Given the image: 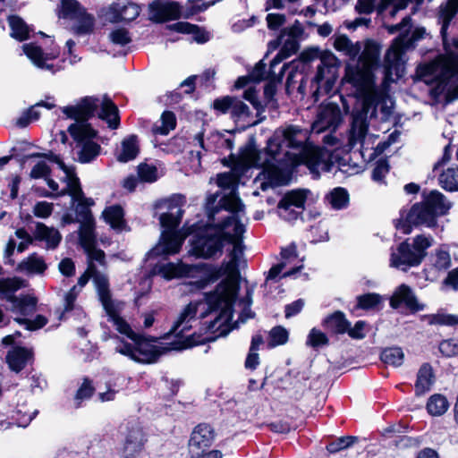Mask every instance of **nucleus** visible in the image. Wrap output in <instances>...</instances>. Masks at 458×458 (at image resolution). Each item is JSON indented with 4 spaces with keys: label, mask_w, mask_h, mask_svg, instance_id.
<instances>
[{
    "label": "nucleus",
    "mask_w": 458,
    "mask_h": 458,
    "mask_svg": "<svg viewBox=\"0 0 458 458\" xmlns=\"http://www.w3.org/2000/svg\"><path fill=\"white\" fill-rule=\"evenodd\" d=\"M226 207L236 208V216H229L233 224L232 234L225 235V242L233 245L229 253V261L224 266V273L226 278L222 281L212 293L206 294L205 299L200 301L190 302L180 313L169 334L174 335L178 340L172 344L171 349L182 351L187 348L202 344L208 337L202 338L195 335H184V333L191 327V322L199 313L201 318L211 315L213 318L209 321L208 329L213 333L225 335L228 332V325L233 318V305L239 289L238 276L239 267L243 257L242 235L245 232L247 221L243 206L237 198L230 197L226 199Z\"/></svg>",
    "instance_id": "1"
},
{
    "label": "nucleus",
    "mask_w": 458,
    "mask_h": 458,
    "mask_svg": "<svg viewBox=\"0 0 458 458\" xmlns=\"http://www.w3.org/2000/svg\"><path fill=\"white\" fill-rule=\"evenodd\" d=\"M307 130L296 125L277 129L267 141L264 151L248 145L239 155V165L243 168L262 167L254 180L257 189L287 184L293 168L304 164L310 171L318 176L321 172H329L332 162L328 151L314 146L309 140Z\"/></svg>",
    "instance_id": "2"
},
{
    "label": "nucleus",
    "mask_w": 458,
    "mask_h": 458,
    "mask_svg": "<svg viewBox=\"0 0 458 458\" xmlns=\"http://www.w3.org/2000/svg\"><path fill=\"white\" fill-rule=\"evenodd\" d=\"M334 47L352 60L358 58L359 64L347 67L346 79L357 90V104L352 113V121L348 134L351 148L360 146L361 150L376 149L382 151L385 147L375 144L377 136L368 132V115H374L378 101V92L375 87L372 70L377 66L380 47L373 40L352 42L346 35L335 38Z\"/></svg>",
    "instance_id": "3"
},
{
    "label": "nucleus",
    "mask_w": 458,
    "mask_h": 458,
    "mask_svg": "<svg viewBox=\"0 0 458 458\" xmlns=\"http://www.w3.org/2000/svg\"><path fill=\"white\" fill-rule=\"evenodd\" d=\"M84 251L87 254V268L93 274V283L98 299L109 317V320L113 322L118 332L132 340V343L119 341L115 346V351L136 362L153 363L157 361L160 352L154 344L137 335L129 324L120 317L118 304H115L111 297L108 277L97 268L96 262L102 267H106L105 252L97 249L96 245L84 249Z\"/></svg>",
    "instance_id": "4"
},
{
    "label": "nucleus",
    "mask_w": 458,
    "mask_h": 458,
    "mask_svg": "<svg viewBox=\"0 0 458 458\" xmlns=\"http://www.w3.org/2000/svg\"><path fill=\"white\" fill-rule=\"evenodd\" d=\"M457 12L458 0H447L439 6L440 32L446 55L420 65L417 70L418 76L424 82L432 84L430 95L436 99L443 97L446 102L458 98V40H454L452 47H447L445 41L447 28Z\"/></svg>",
    "instance_id": "5"
},
{
    "label": "nucleus",
    "mask_w": 458,
    "mask_h": 458,
    "mask_svg": "<svg viewBox=\"0 0 458 458\" xmlns=\"http://www.w3.org/2000/svg\"><path fill=\"white\" fill-rule=\"evenodd\" d=\"M184 203L185 198L182 195H173L157 203V208L163 210L159 222L164 230L157 243L148 252V259L178 253L186 237L195 232L193 226L186 225L176 230L183 215Z\"/></svg>",
    "instance_id": "6"
},
{
    "label": "nucleus",
    "mask_w": 458,
    "mask_h": 458,
    "mask_svg": "<svg viewBox=\"0 0 458 458\" xmlns=\"http://www.w3.org/2000/svg\"><path fill=\"white\" fill-rule=\"evenodd\" d=\"M411 18L404 17L399 24L387 27L388 32L394 34L400 31V35L394 40L385 56V65L388 73L394 72L397 76L403 72L404 55L415 47V43L423 38L425 30L417 28L411 30Z\"/></svg>",
    "instance_id": "7"
},
{
    "label": "nucleus",
    "mask_w": 458,
    "mask_h": 458,
    "mask_svg": "<svg viewBox=\"0 0 458 458\" xmlns=\"http://www.w3.org/2000/svg\"><path fill=\"white\" fill-rule=\"evenodd\" d=\"M233 224L227 216L221 225H208L198 232L191 242L189 254L197 258L209 259L221 254L225 235H231Z\"/></svg>",
    "instance_id": "8"
},
{
    "label": "nucleus",
    "mask_w": 458,
    "mask_h": 458,
    "mask_svg": "<svg viewBox=\"0 0 458 458\" xmlns=\"http://www.w3.org/2000/svg\"><path fill=\"white\" fill-rule=\"evenodd\" d=\"M99 106H101V110L98 114V117L106 121L110 128H118L120 124L118 108L111 99L106 97L101 101L98 98L87 97L79 101L76 105L63 107L62 111L68 118L79 122L89 119Z\"/></svg>",
    "instance_id": "9"
},
{
    "label": "nucleus",
    "mask_w": 458,
    "mask_h": 458,
    "mask_svg": "<svg viewBox=\"0 0 458 458\" xmlns=\"http://www.w3.org/2000/svg\"><path fill=\"white\" fill-rule=\"evenodd\" d=\"M49 159L56 163L65 174L64 182H66V188L57 195L68 194L72 197V203H76V221L80 224L94 221L89 209V207L94 204V201L84 196L74 168L66 165L56 155H51Z\"/></svg>",
    "instance_id": "10"
},
{
    "label": "nucleus",
    "mask_w": 458,
    "mask_h": 458,
    "mask_svg": "<svg viewBox=\"0 0 458 458\" xmlns=\"http://www.w3.org/2000/svg\"><path fill=\"white\" fill-rule=\"evenodd\" d=\"M433 242L430 235L420 234L413 238L411 243L408 241L402 242L391 253L390 267L405 272L412 267L420 266Z\"/></svg>",
    "instance_id": "11"
},
{
    "label": "nucleus",
    "mask_w": 458,
    "mask_h": 458,
    "mask_svg": "<svg viewBox=\"0 0 458 458\" xmlns=\"http://www.w3.org/2000/svg\"><path fill=\"white\" fill-rule=\"evenodd\" d=\"M216 1L203 2L202 0L189 1L185 7L177 2L167 0H154L148 5L149 20L155 22H165L181 17L189 18L199 12L206 10Z\"/></svg>",
    "instance_id": "12"
},
{
    "label": "nucleus",
    "mask_w": 458,
    "mask_h": 458,
    "mask_svg": "<svg viewBox=\"0 0 458 458\" xmlns=\"http://www.w3.org/2000/svg\"><path fill=\"white\" fill-rule=\"evenodd\" d=\"M157 274L165 280L174 278H190L189 283L195 290L205 288L209 282L216 279L213 277L210 269L206 264L187 265L182 261L162 265L157 269Z\"/></svg>",
    "instance_id": "13"
},
{
    "label": "nucleus",
    "mask_w": 458,
    "mask_h": 458,
    "mask_svg": "<svg viewBox=\"0 0 458 458\" xmlns=\"http://www.w3.org/2000/svg\"><path fill=\"white\" fill-rule=\"evenodd\" d=\"M306 59L318 57L320 64L317 67V73L314 77V83L317 86L314 91V97L319 94H328L336 81L337 67L339 61L337 57L330 51L319 52L318 49H311L303 53Z\"/></svg>",
    "instance_id": "14"
},
{
    "label": "nucleus",
    "mask_w": 458,
    "mask_h": 458,
    "mask_svg": "<svg viewBox=\"0 0 458 458\" xmlns=\"http://www.w3.org/2000/svg\"><path fill=\"white\" fill-rule=\"evenodd\" d=\"M68 131L81 147L78 153V160L81 163H89L99 155L100 146L93 141L97 131L89 123H72L69 126Z\"/></svg>",
    "instance_id": "15"
},
{
    "label": "nucleus",
    "mask_w": 458,
    "mask_h": 458,
    "mask_svg": "<svg viewBox=\"0 0 458 458\" xmlns=\"http://www.w3.org/2000/svg\"><path fill=\"white\" fill-rule=\"evenodd\" d=\"M413 225L428 228L437 225V219L423 199L413 204L408 212L402 213L395 224V227L404 234H409Z\"/></svg>",
    "instance_id": "16"
},
{
    "label": "nucleus",
    "mask_w": 458,
    "mask_h": 458,
    "mask_svg": "<svg viewBox=\"0 0 458 458\" xmlns=\"http://www.w3.org/2000/svg\"><path fill=\"white\" fill-rule=\"evenodd\" d=\"M344 114L338 105L323 104L319 106L315 121L311 125L312 131L320 133L324 131H335L343 123Z\"/></svg>",
    "instance_id": "17"
},
{
    "label": "nucleus",
    "mask_w": 458,
    "mask_h": 458,
    "mask_svg": "<svg viewBox=\"0 0 458 458\" xmlns=\"http://www.w3.org/2000/svg\"><path fill=\"white\" fill-rule=\"evenodd\" d=\"M310 191L298 189L287 192L278 203L280 216L286 220H293L298 217L299 212L293 208H303Z\"/></svg>",
    "instance_id": "18"
},
{
    "label": "nucleus",
    "mask_w": 458,
    "mask_h": 458,
    "mask_svg": "<svg viewBox=\"0 0 458 458\" xmlns=\"http://www.w3.org/2000/svg\"><path fill=\"white\" fill-rule=\"evenodd\" d=\"M302 30L300 26H292L291 28L282 31L278 38L279 43L282 44L280 52L271 61V67H276L284 59L294 54L299 48L298 38L301 35Z\"/></svg>",
    "instance_id": "19"
},
{
    "label": "nucleus",
    "mask_w": 458,
    "mask_h": 458,
    "mask_svg": "<svg viewBox=\"0 0 458 458\" xmlns=\"http://www.w3.org/2000/svg\"><path fill=\"white\" fill-rule=\"evenodd\" d=\"M215 439L213 428L207 424L198 425L191 433L189 448L191 456H199L201 450L208 449Z\"/></svg>",
    "instance_id": "20"
},
{
    "label": "nucleus",
    "mask_w": 458,
    "mask_h": 458,
    "mask_svg": "<svg viewBox=\"0 0 458 458\" xmlns=\"http://www.w3.org/2000/svg\"><path fill=\"white\" fill-rule=\"evenodd\" d=\"M452 264L451 256L447 248L444 245L435 249L428 257V267L425 268L427 279L433 280L437 273L447 270Z\"/></svg>",
    "instance_id": "21"
},
{
    "label": "nucleus",
    "mask_w": 458,
    "mask_h": 458,
    "mask_svg": "<svg viewBox=\"0 0 458 458\" xmlns=\"http://www.w3.org/2000/svg\"><path fill=\"white\" fill-rule=\"evenodd\" d=\"M402 304L411 312L424 310V304L419 302L411 288L404 284L399 285L390 298V306L393 309H397Z\"/></svg>",
    "instance_id": "22"
},
{
    "label": "nucleus",
    "mask_w": 458,
    "mask_h": 458,
    "mask_svg": "<svg viewBox=\"0 0 458 458\" xmlns=\"http://www.w3.org/2000/svg\"><path fill=\"white\" fill-rule=\"evenodd\" d=\"M22 50L26 56L31 61V63L38 68L50 71L55 73L56 69L53 64L48 62L56 58L57 54H45L42 49L35 44H24Z\"/></svg>",
    "instance_id": "23"
},
{
    "label": "nucleus",
    "mask_w": 458,
    "mask_h": 458,
    "mask_svg": "<svg viewBox=\"0 0 458 458\" xmlns=\"http://www.w3.org/2000/svg\"><path fill=\"white\" fill-rule=\"evenodd\" d=\"M144 435L138 426L128 429L125 436L122 454L124 458H136L143 449Z\"/></svg>",
    "instance_id": "24"
},
{
    "label": "nucleus",
    "mask_w": 458,
    "mask_h": 458,
    "mask_svg": "<svg viewBox=\"0 0 458 458\" xmlns=\"http://www.w3.org/2000/svg\"><path fill=\"white\" fill-rule=\"evenodd\" d=\"M422 199L437 219L438 216L447 215L453 207V203L443 193L437 190L428 192L424 191Z\"/></svg>",
    "instance_id": "25"
},
{
    "label": "nucleus",
    "mask_w": 458,
    "mask_h": 458,
    "mask_svg": "<svg viewBox=\"0 0 458 458\" xmlns=\"http://www.w3.org/2000/svg\"><path fill=\"white\" fill-rule=\"evenodd\" d=\"M238 181H239V176L237 174H235L234 172L224 173V174H220L217 175V185L221 188L231 190V191L229 192L228 195H225L221 199V206L225 209L230 211V213H231L230 216H236V212H237L236 208L226 207L225 202H227L226 201L227 199L233 196V197L237 198L239 202L244 207V205L241 201L240 198L235 193V189H236Z\"/></svg>",
    "instance_id": "26"
},
{
    "label": "nucleus",
    "mask_w": 458,
    "mask_h": 458,
    "mask_svg": "<svg viewBox=\"0 0 458 458\" xmlns=\"http://www.w3.org/2000/svg\"><path fill=\"white\" fill-rule=\"evenodd\" d=\"M435 383V374L429 363H423L418 370L415 382L416 395H422L428 392Z\"/></svg>",
    "instance_id": "27"
},
{
    "label": "nucleus",
    "mask_w": 458,
    "mask_h": 458,
    "mask_svg": "<svg viewBox=\"0 0 458 458\" xmlns=\"http://www.w3.org/2000/svg\"><path fill=\"white\" fill-rule=\"evenodd\" d=\"M47 265L45 259L36 253H33L22 259L16 267V271L29 276L42 275L47 270Z\"/></svg>",
    "instance_id": "28"
},
{
    "label": "nucleus",
    "mask_w": 458,
    "mask_h": 458,
    "mask_svg": "<svg viewBox=\"0 0 458 458\" xmlns=\"http://www.w3.org/2000/svg\"><path fill=\"white\" fill-rule=\"evenodd\" d=\"M32 358V352L23 347H16L10 351L6 356L9 368L15 372H20Z\"/></svg>",
    "instance_id": "29"
},
{
    "label": "nucleus",
    "mask_w": 458,
    "mask_h": 458,
    "mask_svg": "<svg viewBox=\"0 0 458 458\" xmlns=\"http://www.w3.org/2000/svg\"><path fill=\"white\" fill-rule=\"evenodd\" d=\"M139 153L138 138L130 135L121 142V148L116 153V159L121 163H127L134 159Z\"/></svg>",
    "instance_id": "30"
},
{
    "label": "nucleus",
    "mask_w": 458,
    "mask_h": 458,
    "mask_svg": "<svg viewBox=\"0 0 458 458\" xmlns=\"http://www.w3.org/2000/svg\"><path fill=\"white\" fill-rule=\"evenodd\" d=\"M167 28L179 33L191 34L193 36V39L198 43H205L209 38L207 32L201 30L198 26L189 22L180 21L171 24Z\"/></svg>",
    "instance_id": "31"
},
{
    "label": "nucleus",
    "mask_w": 458,
    "mask_h": 458,
    "mask_svg": "<svg viewBox=\"0 0 458 458\" xmlns=\"http://www.w3.org/2000/svg\"><path fill=\"white\" fill-rule=\"evenodd\" d=\"M72 20L74 21L72 30L75 34L86 35L93 30L94 17L89 14L85 9Z\"/></svg>",
    "instance_id": "32"
},
{
    "label": "nucleus",
    "mask_w": 458,
    "mask_h": 458,
    "mask_svg": "<svg viewBox=\"0 0 458 458\" xmlns=\"http://www.w3.org/2000/svg\"><path fill=\"white\" fill-rule=\"evenodd\" d=\"M35 235L36 238L45 241L49 248H55L61 241V234L57 230L43 224H38Z\"/></svg>",
    "instance_id": "33"
},
{
    "label": "nucleus",
    "mask_w": 458,
    "mask_h": 458,
    "mask_svg": "<svg viewBox=\"0 0 458 458\" xmlns=\"http://www.w3.org/2000/svg\"><path fill=\"white\" fill-rule=\"evenodd\" d=\"M102 215L105 221L109 224L112 228L121 230L123 227L124 213L121 206L114 205L108 207L103 211Z\"/></svg>",
    "instance_id": "34"
},
{
    "label": "nucleus",
    "mask_w": 458,
    "mask_h": 458,
    "mask_svg": "<svg viewBox=\"0 0 458 458\" xmlns=\"http://www.w3.org/2000/svg\"><path fill=\"white\" fill-rule=\"evenodd\" d=\"M265 64L260 61L258 63L255 67L253 68L252 72L250 73V78L251 81L259 82L264 79H268L271 82H274L276 81H280L284 75V65L281 68V71L279 72L278 77L276 78V74L274 73L273 70L275 67L270 66V70L268 72H266L265 71Z\"/></svg>",
    "instance_id": "35"
},
{
    "label": "nucleus",
    "mask_w": 458,
    "mask_h": 458,
    "mask_svg": "<svg viewBox=\"0 0 458 458\" xmlns=\"http://www.w3.org/2000/svg\"><path fill=\"white\" fill-rule=\"evenodd\" d=\"M384 298L376 293H369L357 296L356 308L365 310H379L383 304Z\"/></svg>",
    "instance_id": "36"
},
{
    "label": "nucleus",
    "mask_w": 458,
    "mask_h": 458,
    "mask_svg": "<svg viewBox=\"0 0 458 458\" xmlns=\"http://www.w3.org/2000/svg\"><path fill=\"white\" fill-rule=\"evenodd\" d=\"M324 324L327 329L337 334H344L347 332L350 326V323L345 318L344 314L340 311H336L327 317L325 319Z\"/></svg>",
    "instance_id": "37"
},
{
    "label": "nucleus",
    "mask_w": 458,
    "mask_h": 458,
    "mask_svg": "<svg viewBox=\"0 0 458 458\" xmlns=\"http://www.w3.org/2000/svg\"><path fill=\"white\" fill-rule=\"evenodd\" d=\"M8 22L11 28V36L13 38L23 41L29 38L30 28L21 17L16 15L10 16Z\"/></svg>",
    "instance_id": "38"
},
{
    "label": "nucleus",
    "mask_w": 458,
    "mask_h": 458,
    "mask_svg": "<svg viewBox=\"0 0 458 458\" xmlns=\"http://www.w3.org/2000/svg\"><path fill=\"white\" fill-rule=\"evenodd\" d=\"M79 240L83 249L96 245L95 222L80 224Z\"/></svg>",
    "instance_id": "39"
},
{
    "label": "nucleus",
    "mask_w": 458,
    "mask_h": 458,
    "mask_svg": "<svg viewBox=\"0 0 458 458\" xmlns=\"http://www.w3.org/2000/svg\"><path fill=\"white\" fill-rule=\"evenodd\" d=\"M327 200L334 209L345 208L349 204L348 191L342 187L335 188L327 195Z\"/></svg>",
    "instance_id": "40"
},
{
    "label": "nucleus",
    "mask_w": 458,
    "mask_h": 458,
    "mask_svg": "<svg viewBox=\"0 0 458 458\" xmlns=\"http://www.w3.org/2000/svg\"><path fill=\"white\" fill-rule=\"evenodd\" d=\"M442 188L449 191H458V167H448L444 170L438 178Z\"/></svg>",
    "instance_id": "41"
},
{
    "label": "nucleus",
    "mask_w": 458,
    "mask_h": 458,
    "mask_svg": "<svg viewBox=\"0 0 458 458\" xmlns=\"http://www.w3.org/2000/svg\"><path fill=\"white\" fill-rule=\"evenodd\" d=\"M449 407V403L445 396L440 394L431 395L427 403V410L432 416L443 415Z\"/></svg>",
    "instance_id": "42"
},
{
    "label": "nucleus",
    "mask_w": 458,
    "mask_h": 458,
    "mask_svg": "<svg viewBox=\"0 0 458 458\" xmlns=\"http://www.w3.org/2000/svg\"><path fill=\"white\" fill-rule=\"evenodd\" d=\"M84 8L76 0H61L57 14L59 18L72 20Z\"/></svg>",
    "instance_id": "43"
},
{
    "label": "nucleus",
    "mask_w": 458,
    "mask_h": 458,
    "mask_svg": "<svg viewBox=\"0 0 458 458\" xmlns=\"http://www.w3.org/2000/svg\"><path fill=\"white\" fill-rule=\"evenodd\" d=\"M160 124L156 123L152 129L155 134L167 135L172 130L175 128L176 118L174 113L165 111L162 114L160 118Z\"/></svg>",
    "instance_id": "44"
},
{
    "label": "nucleus",
    "mask_w": 458,
    "mask_h": 458,
    "mask_svg": "<svg viewBox=\"0 0 458 458\" xmlns=\"http://www.w3.org/2000/svg\"><path fill=\"white\" fill-rule=\"evenodd\" d=\"M380 358L387 365L399 367L403 362L404 353L400 347H389L383 350Z\"/></svg>",
    "instance_id": "45"
},
{
    "label": "nucleus",
    "mask_w": 458,
    "mask_h": 458,
    "mask_svg": "<svg viewBox=\"0 0 458 458\" xmlns=\"http://www.w3.org/2000/svg\"><path fill=\"white\" fill-rule=\"evenodd\" d=\"M289 338L288 331L281 326L273 327L268 334L267 346L274 348L287 343Z\"/></svg>",
    "instance_id": "46"
},
{
    "label": "nucleus",
    "mask_w": 458,
    "mask_h": 458,
    "mask_svg": "<svg viewBox=\"0 0 458 458\" xmlns=\"http://www.w3.org/2000/svg\"><path fill=\"white\" fill-rule=\"evenodd\" d=\"M138 177L144 182H154L158 178L157 169L154 165L142 163L138 165Z\"/></svg>",
    "instance_id": "47"
},
{
    "label": "nucleus",
    "mask_w": 458,
    "mask_h": 458,
    "mask_svg": "<svg viewBox=\"0 0 458 458\" xmlns=\"http://www.w3.org/2000/svg\"><path fill=\"white\" fill-rule=\"evenodd\" d=\"M140 7L139 4L121 0V21H133L140 15Z\"/></svg>",
    "instance_id": "48"
},
{
    "label": "nucleus",
    "mask_w": 458,
    "mask_h": 458,
    "mask_svg": "<svg viewBox=\"0 0 458 458\" xmlns=\"http://www.w3.org/2000/svg\"><path fill=\"white\" fill-rule=\"evenodd\" d=\"M428 319V323L430 325H441L449 327L458 326V315L438 313L430 316Z\"/></svg>",
    "instance_id": "49"
},
{
    "label": "nucleus",
    "mask_w": 458,
    "mask_h": 458,
    "mask_svg": "<svg viewBox=\"0 0 458 458\" xmlns=\"http://www.w3.org/2000/svg\"><path fill=\"white\" fill-rule=\"evenodd\" d=\"M101 16L109 22L121 21V0L100 11Z\"/></svg>",
    "instance_id": "50"
},
{
    "label": "nucleus",
    "mask_w": 458,
    "mask_h": 458,
    "mask_svg": "<svg viewBox=\"0 0 458 458\" xmlns=\"http://www.w3.org/2000/svg\"><path fill=\"white\" fill-rule=\"evenodd\" d=\"M229 114L233 119H242L249 116L250 111L247 105H245L242 100L233 98Z\"/></svg>",
    "instance_id": "51"
},
{
    "label": "nucleus",
    "mask_w": 458,
    "mask_h": 458,
    "mask_svg": "<svg viewBox=\"0 0 458 458\" xmlns=\"http://www.w3.org/2000/svg\"><path fill=\"white\" fill-rule=\"evenodd\" d=\"M15 321L18 322L20 325H23L25 328L30 331L38 330L43 327L47 323V319L42 315H38L33 320L28 318H16Z\"/></svg>",
    "instance_id": "52"
},
{
    "label": "nucleus",
    "mask_w": 458,
    "mask_h": 458,
    "mask_svg": "<svg viewBox=\"0 0 458 458\" xmlns=\"http://www.w3.org/2000/svg\"><path fill=\"white\" fill-rule=\"evenodd\" d=\"M109 38L112 43L119 46H125L131 41L129 31L123 28L113 30L109 35Z\"/></svg>",
    "instance_id": "53"
},
{
    "label": "nucleus",
    "mask_w": 458,
    "mask_h": 458,
    "mask_svg": "<svg viewBox=\"0 0 458 458\" xmlns=\"http://www.w3.org/2000/svg\"><path fill=\"white\" fill-rule=\"evenodd\" d=\"M327 342V335L316 328H312L308 335L307 344L314 348L326 345Z\"/></svg>",
    "instance_id": "54"
},
{
    "label": "nucleus",
    "mask_w": 458,
    "mask_h": 458,
    "mask_svg": "<svg viewBox=\"0 0 458 458\" xmlns=\"http://www.w3.org/2000/svg\"><path fill=\"white\" fill-rule=\"evenodd\" d=\"M301 0H271L267 4L268 7L276 9L287 8L291 13H294L301 5Z\"/></svg>",
    "instance_id": "55"
},
{
    "label": "nucleus",
    "mask_w": 458,
    "mask_h": 458,
    "mask_svg": "<svg viewBox=\"0 0 458 458\" xmlns=\"http://www.w3.org/2000/svg\"><path fill=\"white\" fill-rule=\"evenodd\" d=\"M440 352L446 357H453L458 354V340L447 339L444 340L439 344Z\"/></svg>",
    "instance_id": "56"
},
{
    "label": "nucleus",
    "mask_w": 458,
    "mask_h": 458,
    "mask_svg": "<svg viewBox=\"0 0 458 458\" xmlns=\"http://www.w3.org/2000/svg\"><path fill=\"white\" fill-rule=\"evenodd\" d=\"M252 303V292L248 290L246 297L239 301V305L242 307V314L240 318L242 322H245L248 318L253 317L252 312L250 310V307Z\"/></svg>",
    "instance_id": "57"
},
{
    "label": "nucleus",
    "mask_w": 458,
    "mask_h": 458,
    "mask_svg": "<svg viewBox=\"0 0 458 458\" xmlns=\"http://www.w3.org/2000/svg\"><path fill=\"white\" fill-rule=\"evenodd\" d=\"M16 413L17 415H21V417L17 418L18 426L20 427L28 426L36 415V411L30 412V411L25 410L23 405L20 407L19 404L17 405L16 408Z\"/></svg>",
    "instance_id": "58"
},
{
    "label": "nucleus",
    "mask_w": 458,
    "mask_h": 458,
    "mask_svg": "<svg viewBox=\"0 0 458 458\" xmlns=\"http://www.w3.org/2000/svg\"><path fill=\"white\" fill-rule=\"evenodd\" d=\"M281 262H286V266L296 261L298 259L296 245L292 243L289 246L283 248L281 250Z\"/></svg>",
    "instance_id": "59"
},
{
    "label": "nucleus",
    "mask_w": 458,
    "mask_h": 458,
    "mask_svg": "<svg viewBox=\"0 0 458 458\" xmlns=\"http://www.w3.org/2000/svg\"><path fill=\"white\" fill-rule=\"evenodd\" d=\"M53 211V204L47 201L38 202L33 209L34 215L38 217H48Z\"/></svg>",
    "instance_id": "60"
},
{
    "label": "nucleus",
    "mask_w": 458,
    "mask_h": 458,
    "mask_svg": "<svg viewBox=\"0 0 458 458\" xmlns=\"http://www.w3.org/2000/svg\"><path fill=\"white\" fill-rule=\"evenodd\" d=\"M233 97L226 96L214 101V108L222 114H229L233 105Z\"/></svg>",
    "instance_id": "61"
},
{
    "label": "nucleus",
    "mask_w": 458,
    "mask_h": 458,
    "mask_svg": "<svg viewBox=\"0 0 458 458\" xmlns=\"http://www.w3.org/2000/svg\"><path fill=\"white\" fill-rule=\"evenodd\" d=\"M389 171V165L386 161L381 160L377 163L373 169L372 178L376 182H381Z\"/></svg>",
    "instance_id": "62"
},
{
    "label": "nucleus",
    "mask_w": 458,
    "mask_h": 458,
    "mask_svg": "<svg viewBox=\"0 0 458 458\" xmlns=\"http://www.w3.org/2000/svg\"><path fill=\"white\" fill-rule=\"evenodd\" d=\"M50 173V168L45 161L37 163L30 171V177L34 179L47 177Z\"/></svg>",
    "instance_id": "63"
},
{
    "label": "nucleus",
    "mask_w": 458,
    "mask_h": 458,
    "mask_svg": "<svg viewBox=\"0 0 458 458\" xmlns=\"http://www.w3.org/2000/svg\"><path fill=\"white\" fill-rule=\"evenodd\" d=\"M93 391L94 388L91 386L90 381L85 379L82 385L78 389L75 399L80 402L88 399L92 395Z\"/></svg>",
    "instance_id": "64"
}]
</instances>
